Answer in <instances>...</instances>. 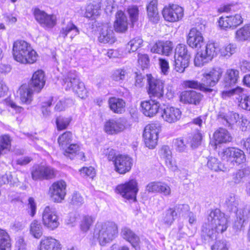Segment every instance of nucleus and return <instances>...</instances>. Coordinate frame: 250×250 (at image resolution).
Wrapping results in <instances>:
<instances>
[{"mask_svg":"<svg viewBox=\"0 0 250 250\" xmlns=\"http://www.w3.org/2000/svg\"><path fill=\"white\" fill-rule=\"evenodd\" d=\"M228 228L227 220L219 209L212 210L208 217V222L202 226L201 236L206 241L212 239L215 233H222Z\"/></svg>","mask_w":250,"mask_h":250,"instance_id":"obj_1","label":"nucleus"},{"mask_svg":"<svg viewBox=\"0 0 250 250\" xmlns=\"http://www.w3.org/2000/svg\"><path fill=\"white\" fill-rule=\"evenodd\" d=\"M223 71L219 67L214 68L203 74L202 83L194 80H188L184 82L187 87L198 89L205 92H211L213 89L209 88L216 84L221 77Z\"/></svg>","mask_w":250,"mask_h":250,"instance_id":"obj_2","label":"nucleus"},{"mask_svg":"<svg viewBox=\"0 0 250 250\" xmlns=\"http://www.w3.org/2000/svg\"><path fill=\"white\" fill-rule=\"evenodd\" d=\"M14 59L22 64H32L37 60L38 55L27 42L22 40L15 42L13 45Z\"/></svg>","mask_w":250,"mask_h":250,"instance_id":"obj_3","label":"nucleus"},{"mask_svg":"<svg viewBox=\"0 0 250 250\" xmlns=\"http://www.w3.org/2000/svg\"><path fill=\"white\" fill-rule=\"evenodd\" d=\"M117 225L113 222L98 223L94 231V237L101 246H104L114 239L118 235Z\"/></svg>","mask_w":250,"mask_h":250,"instance_id":"obj_4","label":"nucleus"},{"mask_svg":"<svg viewBox=\"0 0 250 250\" xmlns=\"http://www.w3.org/2000/svg\"><path fill=\"white\" fill-rule=\"evenodd\" d=\"M220 48L218 43L208 42L205 49L198 51L194 58V64L197 66H201L211 61L220 52Z\"/></svg>","mask_w":250,"mask_h":250,"instance_id":"obj_5","label":"nucleus"},{"mask_svg":"<svg viewBox=\"0 0 250 250\" xmlns=\"http://www.w3.org/2000/svg\"><path fill=\"white\" fill-rule=\"evenodd\" d=\"M65 89H72L73 92L81 99L87 96V91L84 83L80 81L75 71H70L63 79Z\"/></svg>","mask_w":250,"mask_h":250,"instance_id":"obj_6","label":"nucleus"},{"mask_svg":"<svg viewBox=\"0 0 250 250\" xmlns=\"http://www.w3.org/2000/svg\"><path fill=\"white\" fill-rule=\"evenodd\" d=\"M190 54L187 46L183 44H178L175 51L174 69L178 72L183 73L189 63Z\"/></svg>","mask_w":250,"mask_h":250,"instance_id":"obj_7","label":"nucleus"},{"mask_svg":"<svg viewBox=\"0 0 250 250\" xmlns=\"http://www.w3.org/2000/svg\"><path fill=\"white\" fill-rule=\"evenodd\" d=\"M139 191L138 183L135 179H131L124 184L118 185L116 191L123 198L127 200H136V195Z\"/></svg>","mask_w":250,"mask_h":250,"instance_id":"obj_8","label":"nucleus"},{"mask_svg":"<svg viewBox=\"0 0 250 250\" xmlns=\"http://www.w3.org/2000/svg\"><path fill=\"white\" fill-rule=\"evenodd\" d=\"M161 129V126L159 123H152L145 127L143 136L147 147L152 149L156 146L157 144L158 134Z\"/></svg>","mask_w":250,"mask_h":250,"instance_id":"obj_9","label":"nucleus"},{"mask_svg":"<svg viewBox=\"0 0 250 250\" xmlns=\"http://www.w3.org/2000/svg\"><path fill=\"white\" fill-rule=\"evenodd\" d=\"M225 204L229 211L236 213L238 223L242 226L248 215V209H238L239 201L233 194H230L226 197Z\"/></svg>","mask_w":250,"mask_h":250,"instance_id":"obj_10","label":"nucleus"},{"mask_svg":"<svg viewBox=\"0 0 250 250\" xmlns=\"http://www.w3.org/2000/svg\"><path fill=\"white\" fill-rule=\"evenodd\" d=\"M59 217L55 208L46 206L42 213V221L45 227L50 230H54L60 225Z\"/></svg>","mask_w":250,"mask_h":250,"instance_id":"obj_11","label":"nucleus"},{"mask_svg":"<svg viewBox=\"0 0 250 250\" xmlns=\"http://www.w3.org/2000/svg\"><path fill=\"white\" fill-rule=\"evenodd\" d=\"M147 82L148 85V92L150 98L160 99L164 96V82L156 79L151 75H147Z\"/></svg>","mask_w":250,"mask_h":250,"instance_id":"obj_12","label":"nucleus"},{"mask_svg":"<svg viewBox=\"0 0 250 250\" xmlns=\"http://www.w3.org/2000/svg\"><path fill=\"white\" fill-rule=\"evenodd\" d=\"M219 154L222 159L231 163L235 162L238 164L246 161L244 152L242 150L235 147H228L224 149Z\"/></svg>","mask_w":250,"mask_h":250,"instance_id":"obj_13","label":"nucleus"},{"mask_svg":"<svg viewBox=\"0 0 250 250\" xmlns=\"http://www.w3.org/2000/svg\"><path fill=\"white\" fill-rule=\"evenodd\" d=\"M164 19L169 22H176L181 20L184 16V10L177 4L165 6L162 11Z\"/></svg>","mask_w":250,"mask_h":250,"instance_id":"obj_14","label":"nucleus"},{"mask_svg":"<svg viewBox=\"0 0 250 250\" xmlns=\"http://www.w3.org/2000/svg\"><path fill=\"white\" fill-rule=\"evenodd\" d=\"M239 119V114L224 108L220 109L217 116L218 122L225 126L230 128H232Z\"/></svg>","mask_w":250,"mask_h":250,"instance_id":"obj_15","label":"nucleus"},{"mask_svg":"<svg viewBox=\"0 0 250 250\" xmlns=\"http://www.w3.org/2000/svg\"><path fill=\"white\" fill-rule=\"evenodd\" d=\"M65 182L61 180L54 183L49 189V195L54 202L60 203L66 195Z\"/></svg>","mask_w":250,"mask_h":250,"instance_id":"obj_16","label":"nucleus"},{"mask_svg":"<svg viewBox=\"0 0 250 250\" xmlns=\"http://www.w3.org/2000/svg\"><path fill=\"white\" fill-rule=\"evenodd\" d=\"M132 165L133 159L128 155H118L114 159L115 169L121 174L129 172Z\"/></svg>","mask_w":250,"mask_h":250,"instance_id":"obj_17","label":"nucleus"},{"mask_svg":"<svg viewBox=\"0 0 250 250\" xmlns=\"http://www.w3.org/2000/svg\"><path fill=\"white\" fill-rule=\"evenodd\" d=\"M34 15L36 21L43 27L51 28L56 24V18L54 15L47 14L39 8H35Z\"/></svg>","mask_w":250,"mask_h":250,"instance_id":"obj_18","label":"nucleus"},{"mask_svg":"<svg viewBox=\"0 0 250 250\" xmlns=\"http://www.w3.org/2000/svg\"><path fill=\"white\" fill-rule=\"evenodd\" d=\"M32 177L34 180L51 179L55 176L54 170L49 167L36 166L33 167Z\"/></svg>","mask_w":250,"mask_h":250,"instance_id":"obj_19","label":"nucleus"},{"mask_svg":"<svg viewBox=\"0 0 250 250\" xmlns=\"http://www.w3.org/2000/svg\"><path fill=\"white\" fill-rule=\"evenodd\" d=\"M161 117L163 119L168 123H174L179 120L181 116V112L174 107H166L161 109Z\"/></svg>","mask_w":250,"mask_h":250,"instance_id":"obj_20","label":"nucleus"},{"mask_svg":"<svg viewBox=\"0 0 250 250\" xmlns=\"http://www.w3.org/2000/svg\"><path fill=\"white\" fill-rule=\"evenodd\" d=\"M146 190L149 192H159L165 196H170L171 195L170 186L165 182H151L146 186Z\"/></svg>","mask_w":250,"mask_h":250,"instance_id":"obj_21","label":"nucleus"},{"mask_svg":"<svg viewBox=\"0 0 250 250\" xmlns=\"http://www.w3.org/2000/svg\"><path fill=\"white\" fill-rule=\"evenodd\" d=\"M156 98H150V100L141 103V106L144 115L148 117H153L158 112L160 107L159 102Z\"/></svg>","mask_w":250,"mask_h":250,"instance_id":"obj_22","label":"nucleus"},{"mask_svg":"<svg viewBox=\"0 0 250 250\" xmlns=\"http://www.w3.org/2000/svg\"><path fill=\"white\" fill-rule=\"evenodd\" d=\"M187 43L193 48H200L204 44L202 33L197 28H192L188 33Z\"/></svg>","mask_w":250,"mask_h":250,"instance_id":"obj_23","label":"nucleus"},{"mask_svg":"<svg viewBox=\"0 0 250 250\" xmlns=\"http://www.w3.org/2000/svg\"><path fill=\"white\" fill-rule=\"evenodd\" d=\"M33 91L34 89L29 84H23L17 91V97L20 99L21 103L29 104L33 100Z\"/></svg>","mask_w":250,"mask_h":250,"instance_id":"obj_24","label":"nucleus"},{"mask_svg":"<svg viewBox=\"0 0 250 250\" xmlns=\"http://www.w3.org/2000/svg\"><path fill=\"white\" fill-rule=\"evenodd\" d=\"M203 98V95L194 90H187L181 94V101L184 104L198 105Z\"/></svg>","mask_w":250,"mask_h":250,"instance_id":"obj_25","label":"nucleus"},{"mask_svg":"<svg viewBox=\"0 0 250 250\" xmlns=\"http://www.w3.org/2000/svg\"><path fill=\"white\" fill-rule=\"evenodd\" d=\"M243 22V19L240 14L234 16L221 17L218 21L219 25L226 29L229 28L236 27Z\"/></svg>","mask_w":250,"mask_h":250,"instance_id":"obj_26","label":"nucleus"},{"mask_svg":"<svg viewBox=\"0 0 250 250\" xmlns=\"http://www.w3.org/2000/svg\"><path fill=\"white\" fill-rule=\"evenodd\" d=\"M45 79L44 72L39 70L33 74L30 83L28 84L34 89V91L39 92L45 85Z\"/></svg>","mask_w":250,"mask_h":250,"instance_id":"obj_27","label":"nucleus"},{"mask_svg":"<svg viewBox=\"0 0 250 250\" xmlns=\"http://www.w3.org/2000/svg\"><path fill=\"white\" fill-rule=\"evenodd\" d=\"M124 128L125 123L121 119L109 120L104 125V130L109 134L119 133Z\"/></svg>","mask_w":250,"mask_h":250,"instance_id":"obj_28","label":"nucleus"},{"mask_svg":"<svg viewBox=\"0 0 250 250\" xmlns=\"http://www.w3.org/2000/svg\"><path fill=\"white\" fill-rule=\"evenodd\" d=\"M161 156L165 160L167 167L172 171H176L178 169L176 163L173 160L172 152L168 146H163L160 150Z\"/></svg>","mask_w":250,"mask_h":250,"instance_id":"obj_29","label":"nucleus"},{"mask_svg":"<svg viewBox=\"0 0 250 250\" xmlns=\"http://www.w3.org/2000/svg\"><path fill=\"white\" fill-rule=\"evenodd\" d=\"M101 42L113 43L115 41L114 33L111 25L105 24L103 25L99 37Z\"/></svg>","mask_w":250,"mask_h":250,"instance_id":"obj_30","label":"nucleus"},{"mask_svg":"<svg viewBox=\"0 0 250 250\" xmlns=\"http://www.w3.org/2000/svg\"><path fill=\"white\" fill-rule=\"evenodd\" d=\"M39 250H61V244L52 237H44L40 241Z\"/></svg>","mask_w":250,"mask_h":250,"instance_id":"obj_31","label":"nucleus"},{"mask_svg":"<svg viewBox=\"0 0 250 250\" xmlns=\"http://www.w3.org/2000/svg\"><path fill=\"white\" fill-rule=\"evenodd\" d=\"M64 150V154L70 159H73L75 157L82 160H85L84 155L83 152H80V146L76 144L70 143L66 148L62 149Z\"/></svg>","mask_w":250,"mask_h":250,"instance_id":"obj_32","label":"nucleus"},{"mask_svg":"<svg viewBox=\"0 0 250 250\" xmlns=\"http://www.w3.org/2000/svg\"><path fill=\"white\" fill-rule=\"evenodd\" d=\"M116 21L114 22V27L117 32L124 33L128 27L127 17L121 11H119L116 14Z\"/></svg>","mask_w":250,"mask_h":250,"instance_id":"obj_33","label":"nucleus"},{"mask_svg":"<svg viewBox=\"0 0 250 250\" xmlns=\"http://www.w3.org/2000/svg\"><path fill=\"white\" fill-rule=\"evenodd\" d=\"M216 144L227 143L231 141L232 137L228 130L224 128L220 127L213 134Z\"/></svg>","mask_w":250,"mask_h":250,"instance_id":"obj_34","label":"nucleus"},{"mask_svg":"<svg viewBox=\"0 0 250 250\" xmlns=\"http://www.w3.org/2000/svg\"><path fill=\"white\" fill-rule=\"evenodd\" d=\"M79 33L78 28L72 21H69L62 28L60 36L64 39L69 35L70 38L72 39Z\"/></svg>","mask_w":250,"mask_h":250,"instance_id":"obj_35","label":"nucleus"},{"mask_svg":"<svg viewBox=\"0 0 250 250\" xmlns=\"http://www.w3.org/2000/svg\"><path fill=\"white\" fill-rule=\"evenodd\" d=\"M110 109L114 113L121 114L125 111V103L122 99L112 97L108 100Z\"/></svg>","mask_w":250,"mask_h":250,"instance_id":"obj_36","label":"nucleus"},{"mask_svg":"<svg viewBox=\"0 0 250 250\" xmlns=\"http://www.w3.org/2000/svg\"><path fill=\"white\" fill-rule=\"evenodd\" d=\"M121 235L124 239L128 241L132 246L136 249L138 247L140 239L130 229L125 227L122 229Z\"/></svg>","mask_w":250,"mask_h":250,"instance_id":"obj_37","label":"nucleus"},{"mask_svg":"<svg viewBox=\"0 0 250 250\" xmlns=\"http://www.w3.org/2000/svg\"><path fill=\"white\" fill-rule=\"evenodd\" d=\"M101 9L100 3L94 2L89 3L86 7L85 17L89 19H95L100 14Z\"/></svg>","mask_w":250,"mask_h":250,"instance_id":"obj_38","label":"nucleus"},{"mask_svg":"<svg viewBox=\"0 0 250 250\" xmlns=\"http://www.w3.org/2000/svg\"><path fill=\"white\" fill-rule=\"evenodd\" d=\"M29 233L35 238L39 239L43 234V228L38 221H33L29 227Z\"/></svg>","mask_w":250,"mask_h":250,"instance_id":"obj_39","label":"nucleus"},{"mask_svg":"<svg viewBox=\"0 0 250 250\" xmlns=\"http://www.w3.org/2000/svg\"><path fill=\"white\" fill-rule=\"evenodd\" d=\"M235 96L239 102L241 98L244 97V89L240 87H237L229 90L223 91L222 92V97L223 99H226L232 96Z\"/></svg>","mask_w":250,"mask_h":250,"instance_id":"obj_40","label":"nucleus"},{"mask_svg":"<svg viewBox=\"0 0 250 250\" xmlns=\"http://www.w3.org/2000/svg\"><path fill=\"white\" fill-rule=\"evenodd\" d=\"M235 39L239 42L250 40V24L245 25L235 32Z\"/></svg>","mask_w":250,"mask_h":250,"instance_id":"obj_41","label":"nucleus"},{"mask_svg":"<svg viewBox=\"0 0 250 250\" xmlns=\"http://www.w3.org/2000/svg\"><path fill=\"white\" fill-rule=\"evenodd\" d=\"M207 166L209 169L214 171H226L228 169L227 167L215 157L209 158L207 163Z\"/></svg>","mask_w":250,"mask_h":250,"instance_id":"obj_42","label":"nucleus"},{"mask_svg":"<svg viewBox=\"0 0 250 250\" xmlns=\"http://www.w3.org/2000/svg\"><path fill=\"white\" fill-rule=\"evenodd\" d=\"M239 71L234 69H228L227 70L225 81L229 85L235 84L239 78Z\"/></svg>","mask_w":250,"mask_h":250,"instance_id":"obj_43","label":"nucleus"},{"mask_svg":"<svg viewBox=\"0 0 250 250\" xmlns=\"http://www.w3.org/2000/svg\"><path fill=\"white\" fill-rule=\"evenodd\" d=\"M72 134L70 131H66L60 135L58 138L59 146L62 148L67 147L72 141Z\"/></svg>","mask_w":250,"mask_h":250,"instance_id":"obj_44","label":"nucleus"},{"mask_svg":"<svg viewBox=\"0 0 250 250\" xmlns=\"http://www.w3.org/2000/svg\"><path fill=\"white\" fill-rule=\"evenodd\" d=\"M250 174V169L249 167H244L236 171L232 175V181L235 184H239L241 183L243 178Z\"/></svg>","mask_w":250,"mask_h":250,"instance_id":"obj_45","label":"nucleus"},{"mask_svg":"<svg viewBox=\"0 0 250 250\" xmlns=\"http://www.w3.org/2000/svg\"><path fill=\"white\" fill-rule=\"evenodd\" d=\"M9 236L4 230L0 229V250H11Z\"/></svg>","mask_w":250,"mask_h":250,"instance_id":"obj_46","label":"nucleus"},{"mask_svg":"<svg viewBox=\"0 0 250 250\" xmlns=\"http://www.w3.org/2000/svg\"><path fill=\"white\" fill-rule=\"evenodd\" d=\"M175 211L172 208H170L163 213L162 221L164 224L167 226L172 225L175 220L174 217L176 216Z\"/></svg>","mask_w":250,"mask_h":250,"instance_id":"obj_47","label":"nucleus"},{"mask_svg":"<svg viewBox=\"0 0 250 250\" xmlns=\"http://www.w3.org/2000/svg\"><path fill=\"white\" fill-rule=\"evenodd\" d=\"M11 139L8 135L0 136V155L5 153L11 147Z\"/></svg>","mask_w":250,"mask_h":250,"instance_id":"obj_48","label":"nucleus"},{"mask_svg":"<svg viewBox=\"0 0 250 250\" xmlns=\"http://www.w3.org/2000/svg\"><path fill=\"white\" fill-rule=\"evenodd\" d=\"M95 220V218L92 216L85 215L83 216L80 224L82 231L87 232L90 228Z\"/></svg>","mask_w":250,"mask_h":250,"instance_id":"obj_49","label":"nucleus"},{"mask_svg":"<svg viewBox=\"0 0 250 250\" xmlns=\"http://www.w3.org/2000/svg\"><path fill=\"white\" fill-rule=\"evenodd\" d=\"M172 208L175 210L176 216L179 215L180 216L185 217L190 212V207L188 204H178Z\"/></svg>","mask_w":250,"mask_h":250,"instance_id":"obj_50","label":"nucleus"},{"mask_svg":"<svg viewBox=\"0 0 250 250\" xmlns=\"http://www.w3.org/2000/svg\"><path fill=\"white\" fill-rule=\"evenodd\" d=\"M143 40L138 37L131 40L127 44V48L130 49L129 52H135L141 47L143 44Z\"/></svg>","mask_w":250,"mask_h":250,"instance_id":"obj_51","label":"nucleus"},{"mask_svg":"<svg viewBox=\"0 0 250 250\" xmlns=\"http://www.w3.org/2000/svg\"><path fill=\"white\" fill-rule=\"evenodd\" d=\"M71 118L62 116L58 117L56 120V123L58 130H63L67 128L71 122Z\"/></svg>","mask_w":250,"mask_h":250,"instance_id":"obj_52","label":"nucleus"},{"mask_svg":"<svg viewBox=\"0 0 250 250\" xmlns=\"http://www.w3.org/2000/svg\"><path fill=\"white\" fill-rule=\"evenodd\" d=\"M236 47L235 44H229L220 49V52L222 56L229 57L236 52Z\"/></svg>","mask_w":250,"mask_h":250,"instance_id":"obj_53","label":"nucleus"},{"mask_svg":"<svg viewBox=\"0 0 250 250\" xmlns=\"http://www.w3.org/2000/svg\"><path fill=\"white\" fill-rule=\"evenodd\" d=\"M127 75L126 71L124 69H118L115 70L112 75V79L116 82L123 81Z\"/></svg>","mask_w":250,"mask_h":250,"instance_id":"obj_54","label":"nucleus"},{"mask_svg":"<svg viewBox=\"0 0 250 250\" xmlns=\"http://www.w3.org/2000/svg\"><path fill=\"white\" fill-rule=\"evenodd\" d=\"M211 248V250H229V244L226 240H218Z\"/></svg>","mask_w":250,"mask_h":250,"instance_id":"obj_55","label":"nucleus"},{"mask_svg":"<svg viewBox=\"0 0 250 250\" xmlns=\"http://www.w3.org/2000/svg\"><path fill=\"white\" fill-rule=\"evenodd\" d=\"M127 12L129 15L130 20L132 23L138 20L139 9L136 5H131L127 8Z\"/></svg>","mask_w":250,"mask_h":250,"instance_id":"obj_56","label":"nucleus"},{"mask_svg":"<svg viewBox=\"0 0 250 250\" xmlns=\"http://www.w3.org/2000/svg\"><path fill=\"white\" fill-rule=\"evenodd\" d=\"M174 146L176 151L183 152L187 149V146L183 138H177L173 140Z\"/></svg>","mask_w":250,"mask_h":250,"instance_id":"obj_57","label":"nucleus"},{"mask_svg":"<svg viewBox=\"0 0 250 250\" xmlns=\"http://www.w3.org/2000/svg\"><path fill=\"white\" fill-rule=\"evenodd\" d=\"M202 136L200 133L197 132L194 134L190 139V146L193 148L197 147L201 145Z\"/></svg>","mask_w":250,"mask_h":250,"instance_id":"obj_58","label":"nucleus"},{"mask_svg":"<svg viewBox=\"0 0 250 250\" xmlns=\"http://www.w3.org/2000/svg\"><path fill=\"white\" fill-rule=\"evenodd\" d=\"M84 203L83 197L77 192L73 193L71 199V203L76 206H80Z\"/></svg>","mask_w":250,"mask_h":250,"instance_id":"obj_59","label":"nucleus"},{"mask_svg":"<svg viewBox=\"0 0 250 250\" xmlns=\"http://www.w3.org/2000/svg\"><path fill=\"white\" fill-rule=\"evenodd\" d=\"M138 62L139 64L144 69L147 68L149 62V59L147 55L145 54L139 53Z\"/></svg>","mask_w":250,"mask_h":250,"instance_id":"obj_60","label":"nucleus"},{"mask_svg":"<svg viewBox=\"0 0 250 250\" xmlns=\"http://www.w3.org/2000/svg\"><path fill=\"white\" fill-rule=\"evenodd\" d=\"M162 55L169 56L171 53L173 46L172 42L170 41H162Z\"/></svg>","mask_w":250,"mask_h":250,"instance_id":"obj_61","label":"nucleus"},{"mask_svg":"<svg viewBox=\"0 0 250 250\" xmlns=\"http://www.w3.org/2000/svg\"><path fill=\"white\" fill-rule=\"evenodd\" d=\"M239 106L242 108L250 111V95L245 96L239 101Z\"/></svg>","mask_w":250,"mask_h":250,"instance_id":"obj_62","label":"nucleus"},{"mask_svg":"<svg viewBox=\"0 0 250 250\" xmlns=\"http://www.w3.org/2000/svg\"><path fill=\"white\" fill-rule=\"evenodd\" d=\"M80 171L81 172V174L83 176H88L93 178L95 175V169L92 167H83L80 170Z\"/></svg>","mask_w":250,"mask_h":250,"instance_id":"obj_63","label":"nucleus"},{"mask_svg":"<svg viewBox=\"0 0 250 250\" xmlns=\"http://www.w3.org/2000/svg\"><path fill=\"white\" fill-rule=\"evenodd\" d=\"M16 250H27V244L22 237L17 238L15 244Z\"/></svg>","mask_w":250,"mask_h":250,"instance_id":"obj_64","label":"nucleus"}]
</instances>
